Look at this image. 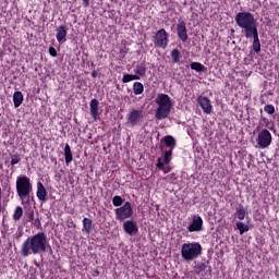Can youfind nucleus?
I'll return each instance as SVG.
<instances>
[{"mask_svg": "<svg viewBox=\"0 0 279 279\" xmlns=\"http://www.w3.org/2000/svg\"><path fill=\"white\" fill-rule=\"evenodd\" d=\"M177 31H178V36L179 38L183 41L186 43L189 40V34L186 33V23L185 22H180L177 25Z\"/></svg>", "mask_w": 279, "mask_h": 279, "instance_id": "14", "label": "nucleus"}, {"mask_svg": "<svg viewBox=\"0 0 279 279\" xmlns=\"http://www.w3.org/2000/svg\"><path fill=\"white\" fill-rule=\"evenodd\" d=\"M171 58L174 64L180 62V50L178 48L171 51Z\"/></svg>", "mask_w": 279, "mask_h": 279, "instance_id": "30", "label": "nucleus"}, {"mask_svg": "<svg viewBox=\"0 0 279 279\" xmlns=\"http://www.w3.org/2000/svg\"><path fill=\"white\" fill-rule=\"evenodd\" d=\"M33 226H35V228H40L43 225L40 223V218H36L35 220H33Z\"/></svg>", "mask_w": 279, "mask_h": 279, "instance_id": "38", "label": "nucleus"}, {"mask_svg": "<svg viewBox=\"0 0 279 279\" xmlns=\"http://www.w3.org/2000/svg\"><path fill=\"white\" fill-rule=\"evenodd\" d=\"M83 232H86V234L93 232V220L90 218L83 219Z\"/></svg>", "mask_w": 279, "mask_h": 279, "instance_id": "19", "label": "nucleus"}, {"mask_svg": "<svg viewBox=\"0 0 279 279\" xmlns=\"http://www.w3.org/2000/svg\"><path fill=\"white\" fill-rule=\"evenodd\" d=\"M194 271L197 276H199V274H213V268H210V266L208 265V263H202V264H197L194 267Z\"/></svg>", "mask_w": 279, "mask_h": 279, "instance_id": "16", "label": "nucleus"}, {"mask_svg": "<svg viewBox=\"0 0 279 279\" xmlns=\"http://www.w3.org/2000/svg\"><path fill=\"white\" fill-rule=\"evenodd\" d=\"M123 229L126 234L130 236H134V234H138V225L134 220H128L123 223Z\"/></svg>", "mask_w": 279, "mask_h": 279, "instance_id": "10", "label": "nucleus"}, {"mask_svg": "<svg viewBox=\"0 0 279 279\" xmlns=\"http://www.w3.org/2000/svg\"><path fill=\"white\" fill-rule=\"evenodd\" d=\"M269 130H271V126H268Z\"/></svg>", "mask_w": 279, "mask_h": 279, "instance_id": "44", "label": "nucleus"}, {"mask_svg": "<svg viewBox=\"0 0 279 279\" xmlns=\"http://www.w3.org/2000/svg\"><path fill=\"white\" fill-rule=\"evenodd\" d=\"M181 256L185 260H194L197 256H202V244L195 243H184L181 247Z\"/></svg>", "mask_w": 279, "mask_h": 279, "instance_id": "3", "label": "nucleus"}, {"mask_svg": "<svg viewBox=\"0 0 279 279\" xmlns=\"http://www.w3.org/2000/svg\"><path fill=\"white\" fill-rule=\"evenodd\" d=\"M89 107H90V114L94 119H97V117L99 116V100L97 99H92L89 102Z\"/></svg>", "mask_w": 279, "mask_h": 279, "instance_id": "18", "label": "nucleus"}, {"mask_svg": "<svg viewBox=\"0 0 279 279\" xmlns=\"http://www.w3.org/2000/svg\"><path fill=\"white\" fill-rule=\"evenodd\" d=\"M49 53H50V56H52V58L58 57V50H56V48H53V47L49 48Z\"/></svg>", "mask_w": 279, "mask_h": 279, "instance_id": "37", "label": "nucleus"}, {"mask_svg": "<svg viewBox=\"0 0 279 279\" xmlns=\"http://www.w3.org/2000/svg\"><path fill=\"white\" fill-rule=\"evenodd\" d=\"M97 75H98L97 71L94 70V71L92 72V77H97Z\"/></svg>", "mask_w": 279, "mask_h": 279, "instance_id": "42", "label": "nucleus"}, {"mask_svg": "<svg viewBox=\"0 0 279 279\" xmlns=\"http://www.w3.org/2000/svg\"><path fill=\"white\" fill-rule=\"evenodd\" d=\"M134 95H143V90H145V86L141 82H135L133 84Z\"/></svg>", "mask_w": 279, "mask_h": 279, "instance_id": "23", "label": "nucleus"}, {"mask_svg": "<svg viewBox=\"0 0 279 279\" xmlns=\"http://www.w3.org/2000/svg\"><path fill=\"white\" fill-rule=\"evenodd\" d=\"M13 104H14V108H20L21 107V104H23V93L15 92L13 94Z\"/></svg>", "mask_w": 279, "mask_h": 279, "instance_id": "21", "label": "nucleus"}, {"mask_svg": "<svg viewBox=\"0 0 279 279\" xmlns=\"http://www.w3.org/2000/svg\"><path fill=\"white\" fill-rule=\"evenodd\" d=\"M132 215H134V209H132L131 202H125L122 207L116 209V219L118 221H125V219H130Z\"/></svg>", "mask_w": 279, "mask_h": 279, "instance_id": "5", "label": "nucleus"}, {"mask_svg": "<svg viewBox=\"0 0 279 279\" xmlns=\"http://www.w3.org/2000/svg\"><path fill=\"white\" fill-rule=\"evenodd\" d=\"M154 45L155 47H160V49H167V45H169V34L165 28L159 29L154 36Z\"/></svg>", "mask_w": 279, "mask_h": 279, "instance_id": "6", "label": "nucleus"}, {"mask_svg": "<svg viewBox=\"0 0 279 279\" xmlns=\"http://www.w3.org/2000/svg\"><path fill=\"white\" fill-rule=\"evenodd\" d=\"M191 69H192V71H196L197 73H204V71H206V66H204L199 62H192Z\"/></svg>", "mask_w": 279, "mask_h": 279, "instance_id": "24", "label": "nucleus"}, {"mask_svg": "<svg viewBox=\"0 0 279 279\" xmlns=\"http://www.w3.org/2000/svg\"><path fill=\"white\" fill-rule=\"evenodd\" d=\"M157 167H158L160 170L165 169V162H162V159H161V158H158Z\"/></svg>", "mask_w": 279, "mask_h": 279, "instance_id": "39", "label": "nucleus"}, {"mask_svg": "<svg viewBox=\"0 0 279 279\" xmlns=\"http://www.w3.org/2000/svg\"><path fill=\"white\" fill-rule=\"evenodd\" d=\"M131 80L133 82V80H141V76H138L137 74H131Z\"/></svg>", "mask_w": 279, "mask_h": 279, "instance_id": "41", "label": "nucleus"}, {"mask_svg": "<svg viewBox=\"0 0 279 279\" xmlns=\"http://www.w3.org/2000/svg\"><path fill=\"white\" fill-rule=\"evenodd\" d=\"M64 156H65L66 165H69L70 162H73V151H71V146H69V144L65 145Z\"/></svg>", "mask_w": 279, "mask_h": 279, "instance_id": "22", "label": "nucleus"}, {"mask_svg": "<svg viewBox=\"0 0 279 279\" xmlns=\"http://www.w3.org/2000/svg\"><path fill=\"white\" fill-rule=\"evenodd\" d=\"M236 228L240 231V234H243L244 232L250 231V227L241 221L236 222Z\"/></svg>", "mask_w": 279, "mask_h": 279, "instance_id": "28", "label": "nucleus"}, {"mask_svg": "<svg viewBox=\"0 0 279 279\" xmlns=\"http://www.w3.org/2000/svg\"><path fill=\"white\" fill-rule=\"evenodd\" d=\"M171 114V108L169 107H158L155 113V118L157 121H162V119H167Z\"/></svg>", "mask_w": 279, "mask_h": 279, "instance_id": "15", "label": "nucleus"}, {"mask_svg": "<svg viewBox=\"0 0 279 279\" xmlns=\"http://www.w3.org/2000/svg\"><path fill=\"white\" fill-rule=\"evenodd\" d=\"M144 117L145 112L143 110L133 109L128 116V123H131L133 126L138 125Z\"/></svg>", "mask_w": 279, "mask_h": 279, "instance_id": "8", "label": "nucleus"}, {"mask_svg": "<svg viewBox=\"0 0 279 279\" xmlns=\"http://www.w3.org/2000/svg\"><path fill=\"white\" fill-rule=\"evenodd\" d=\"M21 162V155H12L11 156V165L14 167V165H19Z\"/></svg>", "mask_w": 279, "mask_h": 279, "instance_id": "33", "label": "nucleus"}, {"mask_svg": "<svg viewBox=\"0 0 279 279\" xmlns=\"http://www.w3.org/2000/svg\"><path fill=\"white\" fill-rule=\"evenodd\" d=\"M113 206H122L123 205V198L121 196H114L112 198Z\"/></svg>", "mask_w": 279, "mask_h": 279, "instance_id": "34", "label": "nucleus"}, {"mask_svg": "<svg viewBox=\"0 0 279 279\" xmlns=\"http://www.w3.org/2000/svg\"><path fill=\"white\" fill-rule=\"evenodd\" d=\"M264 110L267 112V114H274L276 112V108L274 105H266L264 107Z\"/></svg>", "mask_w": 279, "mask_h": 279, "instance_id": "35", "label": "nucleus"}, {"mask_svg": "<svg viewBox=\"0 0 279 279\" xmlns=\"http://www.w3.org/2000/svg\"><path fill=\"white\" fill-rule=\"evenodd\" d=\"M257 145L262 149H266L271 145V133L267 129H263L257 135Z\"/></svg>", "mask_w": 279, "mask_h": 279, "instance_id": "7", "label": "nucleus"}, {"mask_svg": "<svg viewBox=\"0 0 279 279\" xmlns=\"http://www.w3.org/2000/svg\"><path fill=\"white\" fill-rule=\"evenodd\" d=\"M0 211H1V198H0Z\"/></svg>", "mask_w": 279, "mask_h": 279, "instance_id": "43", "label": "nucleus"}, {"mask_svg": "<svg viewBox=\"0 0 279 279\" xmlns=\"http://www.w3.org/2000/svg\"><path fill=\"white\" fill-rule=\"evenodd\" d=\"M197 101L205 114H210V112H213V105H210V99L208 97H199Z\"/></svg>", "mask_w": 279, "mask_h": 279, "instance_id": "13", "label": "nucleus"}, {"mask_svg": "<svg viewBox=\"0 0 279 279\" xmlns=\"http://www.w3.org/2000/svg\"><path fill=\"white\" fill-rule=\"evenodd\" d=\"M83 5L88 8V5H90V0H83Z\"/></svg>", "mask_w": 279, "mask_h": 279, "instance_id": "40", "label": "nucleus"}, {"mask_svg": "<svg viewBox=\"0 0 279 279\" xmlns=\"http://www.w3.org/2000/svg\"><path fill=\"white\" fill-rule=\"evenodd\" d=\"M25 217H26L27 221L34 222V208L28 207V208L25 210Z\"/></svg>", "mask_w": 279, "mask_h": 279, "instance_id": "31", "label": "nucleus"}, {"mask_svg": "<svg viewBox=\"0 0 279 279\" xmlns=\"http://www.w3.org/2000/svg\"><path fill=\"white\" fill-rule=\"evenodd\" d=\"M146 71H147V69L145 68V63H140L138 65H136L135 73L137 75L143 76V75H145Z\"/></svg>", "mask_w": 279, "mask_h": 279, "instance_id": "29", "label": "nucleus"}, {"mask_svg": "<svg viewBox=\"0 0 279 279\" xmlns=\"http://www.w3.org/2000/svg\"><path fill=\"white\" fill-rule=\"evenodd\" d=\"M156 104L159 108H171V106H173L171 98L167 94L159 95L156 99Z\"/></svg>", "mask_w": 279, "mask_h": 279, "instance_id": "11", "label": "nucleus"}, {"mask_svg": "<svg viewBox=\"0 0 279 279\" xmlns=\"http://www.w3.org/2000/svg\"><path fill=\"white\" fill-rule=\"evenodd\" d=\"M235 23L238 27L243 29L244 36H248L254 32H258V23L254 19V14L250 12H240L235 15Z\"/></svg>", "mask_w": 279, "mask_h": 279, "instance_id": "2", "label": "nucleus"}, {"mask_svg": "<svg viewBox=\"0 0 279 279\" xmlns=\"http://www.w3.org/2000/svg\"><path fill=\"white\" fill-rule=\"evenodd\" d=\"M189 232H202L204 230V220L201 216H194L192 223L187 227Z\"/></svg>", "mask_w": 279, "mask_h": 279, "instance_id": "9", "label": "nucleus"}, {"mask_svg": "<svg viewBox=\"0 0 279 279\" xmlns=\"http://www.w3.org/2000/svg\"><path fill=\"white\" fill-rule=\"evenodd\" d=\"M49 247L50 253L53 252L51 246L47 242V234L45 232H38L35 235L28 236L22 244L21 256L27 258L31 254H45Z\"/></svg>", "mask_w": 279, "mask_h": 279, "instance_id": "1", "label": "nucleus"}, {"mask_svg": "<svg viewBox=\"0 0 279 279\" xmlns=\"http://www.w3.org/2000/svg\"><path fill=\"white\" fill-rule=\"evenodd\" d=\"M16 191L22 202L25 197H29V193H32V183L29 182V178L19 177L16 180Z\"/></svg>", "mask_w": 279, "mask_h": 279, "instance_id": "4", "label": "nucleus"}, {"mask_svg": "<svg viewBox=\"0 0 279 279\" xmlns=\"http://www.w3.org/2000/svg\"><path fill=\"white\" fill-rule=\"evenodd\" d=\"M245 38H253V51H255V53H260V39L258 38V31L245 35Z\"/></svg>", "mask_w": 279, "mask_h": 279, "instance_id": "12", "label": "nucleus"}, {"mask_svg": "<svg viewBox=\"0 0 279 279\" xmlns=\"http://www.w3.org/2000/svg\"><path fill=\"white\" fill-rule=\"evenodd\" d=\"M64 38H66V26L61 25L57 28V40L62 43Z\"/></svg>", "mask_w": 279, "mask_h": 279, "instance_id": "20", "label": "nucleus"}, {"mask_svg": "<svg viewBox=\"0 0 279 279\" xmlns=\"http://www.w3.org/2000/svg\"><path fill=\"white\" fill-rule=\"evenodd\" d=\"M21 217H23V207L17 206L13 214L14 221H21Z\"/></svg>", "mask_w": 279, "mask_h": 279, "instance_id": "27", "label": "nucleus"}, {"mask_svg": "<svg viewBox=\"0 0 279 279\" xmlns=\"http://www.w3.org/2000/svg\"><path fill=\"white\" fill-rule=\"evenodd\" d=\"M163 143H166L167 147H170V149H173V147H175V138L171 135H167L163 138Z\"/></svg>", "mask_w": 279, "mask_h": 279, "instance_id": "25", "label": "nucleus"}, {"mask_svg": "<svg viewBox=\"0 0 279 279\" xmlns=\"http://www.w3.org/2000/svg\"><path fill=\"white\" fill-rule=\"evenodd\" d=\"M37 197L40 202H47V189L43 182L37 183Z\"/></svg>", "mask_w": 279, "mask_h": 279, "instance_id": "17", "label": "nucleus"}, {"mask_svg": "<svg viewBox=\"0 0 279 279\" xmlns=\"http://www.w3.org/2000/svg\"><path fill=\"white\" fill-rule=\"evenodd\" d=\"M235 215L238 219L243 221V219H245V215H247V211L243 208V205H240L239 208H236Z\"/></svg>", "mask_w": 279, "mask_h": 279, "instance_id": "26", "label": "nucleus"}, {"mask_svg": "<svg viewBox=\"0 0 279 279\" xmlns=\"http://www.w3.org/2000/svg\"><path fill=\"white\" fill-rule=\"evenodd\" d=\"M123 84H128V82H132V74H125L122 78Z\"/></svg>", "mask_w": 279, "mask_h": 279, "instance_id": "36", "label": "nucleus"}, {"mask_svg": "<svg viewBox=\"0 0 279 279\" xmlns=\"http://www.w3.org/2000/svg\"><path fill=\"white\" fill-rule=\"evenodd\" d=\"M171 156H173V148L165 153V157H163L165 165H169V162H171Z\"/></svg>", "mask_w": 279, "mask_h": 279, "instance_id": "32", "label": "nucleus"}]
</instances>
